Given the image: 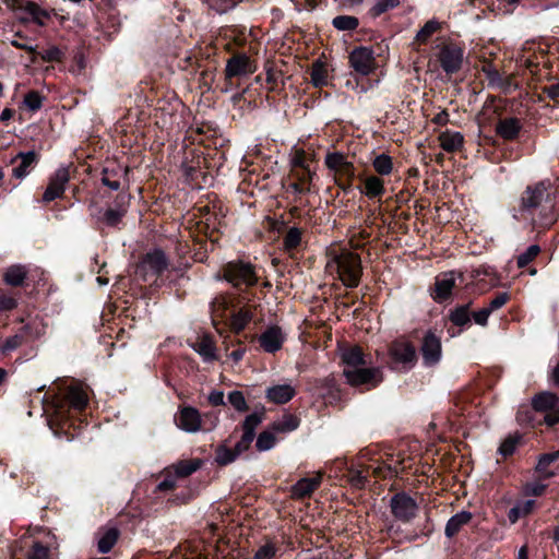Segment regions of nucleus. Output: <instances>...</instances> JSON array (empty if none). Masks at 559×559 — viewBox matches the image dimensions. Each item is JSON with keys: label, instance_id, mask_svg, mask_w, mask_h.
<instances>
[{"label": "nucleus", "instance_id": "obj_1", "mask_svg": "<svg viewBox=\"0 0 559 559\" xmlns=\"http://www.w3.org/2000/svg\"><path fill=\"white\" fill-rule=\"evenodd\" d=\"M521 207L528 211L540 209L542 224L551 225L556 221L555 192L551 182L545 180L527 186L521 197Z\"/></svg>", "mask_w": 559, "mask_h": 559}, {"label": "nucleus", "instance_id": "obj_2", "mask_svg": "<svg viewBox=\"0 0 559 559\" xmlns=\"http://www.w3.org/2000/svg\"><path fill=\"white\" fill-rule=\"evenodd\" d=\"M326 269L331 273L335 272L337 278L348 288L357 287L362 276V265L359 254L346 249L330 251Z\"/></svg>", "mask_w": 559, "mask_h": 559}, {"label": "nucleus", "instance_id": "obj_3", "mask_svg": "<svg viewBox=\"0 0 559 559\" xmlns=\"http://www.w3.org/2000/svg\"><path fill=\"white\" fill-rule=\"evenodd\" d=\"M223 278L234 287H251L258 283L255 267L250 262L241 260L230 261L223 266Z\"/></svg>", "mask_w": 559, "mask_h": 559}, {"label": "nucleus", "instance_id": "obj_4", "mask_svg": "<svg viewBox=\"0 0 559 559\" xmlns=\"http://www.w3.org/2000/svg\"><path fill=\"white\" fill-rule=\"evenodd\" d=\"M532 407L535 412L544 413V421L547 426L559 423V399L548 391L540 392L532 399Z\"/></svg>", "mask_w": 559, "mask_h": 559}, {"label": "nucleus", "instance_id": "obj_5", "mask_svg": "<svg viewBox=\"0 0 559 559\" xmlns=\"http://www.w3.org/2000/svg\"><path fill=\"white\" fill-rule=\"evenodd\" d=\"M88 403L87 393L79 386H70L63 397H58L55 401L56 414L63 419L66 408L74 411H83Z\"/></svg>", "mask_w": 559, "mask_h": 559}, {"label": "nucleus", "instance_id": "obj_6", "mask_svg": "<svg viewBox=\"0 0 559 559\" xmlns=\"http://www.w3.org/2000/svg\"><path fill=\"white\" fill-rule=\"evenodd\" d=\"M168 267V260L162 250L147 252L139 262L135 273L144 281L148 276H158Z\"/></svg>", "mask_w": 559, "mask_h": 559}, {"label": "nucleus", "instance_id": "obj_7", "mask_svg": "<svg viewBox=\"0 0 559 559\" xmlns=\"http://www.w3.org/2000/svg\"><path fill=\"white\" fill-rule=\"evenodd\" d=\"M464 51L453 43L443 44L438 53V60L447 74L457 73L463 64Z\"/></svg>", "mask_w": 559, "mask_h": 559}, {"label": "nucleus", "instance_id": "obj_8", "mask_svg": "<svg viewBox=\"0 0 559 559\" xmlns=\"http://www.w3.org/2000/svg\"><path fill=\"white\" fill-rule=\"evenodd\" d=\"M343 376L352 386L371 384L377 386L382 381V372L379 368H344Z\"/></svg>", "mask_w": 559, "mask_h": 559}, {"label": "nucleus", "instance_id": "obj_9", "mask_svg": "<svg viewBox=\"0 0 559 559\" xmlns=\"http://www.w3.org/2000/svg\"><path fill=\"white\" fill-rule=\"evenodd\" d=\"M393 516L402 522H409L418 512V504L405 492L395 493L390 500Z\"/></svg>", "mask_w": 559, "mask_h": 559}, {"label": "nucleus", "instance_id": "obj_10", "mask_svg": "<svg viewBox=\"0 0 559 559\" xmlns=\"http://www.w3.org/2000/svg\"><path fill=\"white\" fill-rule=\"evenodd\" d=\"M390 357L397 364L413 367L417 361L415 346L406 340H395L389 346Z\"/></svg>", "mask_w": 559, "mask_h": 559}, {"label": "nucleus", "instance_id": "obj_11", "mask_svg": "<svg viewBox=\"0 0 559 559\" xmlns=\"http://www.w3.org/2000/svg\"><path fill=\"white\" fill-rule=\"evenodd\" d=\"M352 68L361 75H368L377 68L373 51L367 47H358L349 55Z\"/></svg>", "mask_w": 559, "mask_h": 559}, {"label": "nucleus", "instance_id": "obj_12", "mask_svg": "<svg viewBox=\"0 0 559 559\" xmlns=\"http://www.w3.org/2000/svg\"><path fill=\"white\" fill-rule=\"evenodd\" d=\"M255 70L254 61L245 53H237L227 60L225 78L229 80L235 76L249 75L255 72Z\"/></svg>", "mask_w": 559, "mask_h": 559}, {"label": "nucleus", "instance_id": "obj_13", "mask_svg": "<svg viewBox=\"0 0 559 559\" xmlns=\"http://www.w3.org/2000/svg\"><path fill=\"white\" fill-rule=\"evenodd\" d=\"M420 352L425 365L433 366L441 359L442 346L441 340L433 332L428 331L424 337L420 346Z\"/></svg>", "mask_w": 559, "mask_h": 559}, {"label": "nucleus", "instance_id": "obj_14", "mask_svg": "<svg viewBox=\"0 0 559 559\" xmlns=\"http://www.w3.org/2000/svg\"><path fill=\"white\" fill-rule=\"evenodd\" d=\"M70 180V174L67 168L58 169L55 175L51 177L44 194L43 201L49 203L58 198H60L63 192L66 185Z\"/></svg>", "mask_w": 559, "mask_h": 559}, {"label": "nucleus", "instance_id": "obj_15", "mask_svg": "<svg viewBox=\"0 0 559 559\" xmlns=\"http://www.w3.org/2000/svg\"><path fill=\"white\" fill-rule=\"evenodd\" d=\"M262 421V415L250 414L242 423L243 433L240 440L236 443L235 449L237 453L241 454L247 451L254 439V431Z\"/></svg>", "mask_w": 559, "mask_h": 559}, {"label": "nucleus", "instance_id": "obj_16", "mask_svg": "<svg viewBox=\"0 0 559 559\" xmlns=\"http://www.w3.org/2000/svg\"><path fill=\"white\" fill-rule=\"evenodd\" d=\"M325 165L334 171L335 178H354L355 167L342 153H331L325 157Z\"/></svg>", "mask_w": 559, "mask_h": 559}, {"label": "nucleus", "instance_id": "obj_17", "mask_svg": "<svg viewBox=\"0 0 559 559\" xmlns=\"http://www.w3.org/2000/svg\"><path fill=\"white\" fill-rule=\"evenodd\" d=\"M260 346L266 353H275L282 348L284 335L280 326H270L259 337Z\"/></svg>", "mask_w": 559, "mask_h": 559}, {"label": "nucleus", "instance_id": "obj_18", "mask_svg": "<svg viewBox=\"0 0 559 559\" xmlns=\"http://www.w3.org/2000/svg\"><path fill=\"white\" fill-rule=\"evenodd\" d=\"M201 414L194 407L187 406L180 409L178 427L187 432H197L201 429Z\"/></svg>", "mask_w": 559, "mask_h": 559}, {"label": "nucleus", "instance_id": "obj_19", "mask_svg": "<svg viewBox=\"0 0 559 559\" xmlns=\"http://www.w3.org/2000/svg\"><path fill=\"white\" fill-rule=\"evenodd\" d=\"M322 473L318 472L311 478H301L292 487V498L304 499L310 497L311 493L321 485Z\"/></svg>", "mask_w": 559, "mask_h": 559}, {"label": "nucleus", "instance_id": "obj_20", "mask_svg": "<svg viewBox=\"0 0 559 559\" xmlns=\"http://www.w3.org/2000/svg\"><path fill=\"white\" fill-rule=\"evenodd\" d=\"M16 159H20L21 163L19 166L13 168L12 175L16 179H23L29 174L33 166L37 163L38 157L34 151H29V152H20L11 160V163H14Z\"/></svg>", "mask_w": 559, "mask_h": 559}, {"label": "nucleus", "instance_id": "obj_21", "mask_svg": "<svg viewBox=\"0 0 559 559\" xmlns=\"http://www.w3.org/2000/svg\"><path fill=\"white\" fill-rule=\"evenodd\" d=\"M438 141L443 151L454 153L462 150L464 136L461 132L447 130L439 134Z\"/></svg>", "mask_w": 559, "mask_h": 559}, {"label": "nucleus", "instance_id": "obj_22", "mask_svg": "<svg viewBox=\"0 0 559 559\" xmlns=\"http://www.w3.org/2000/svg\"><path fill=\"white\" fill-rule=\"evenodd\" d=\"M295 389L289 384H278L266 390L265 396L275 404H285L295 396Z\"/></svg>", "mask_w": 559, "mask_h": 559}, {"label": "nucleus", "instance_id": "obj_23", "mask_svg": "<svg viewBox=\"0 0 559 559\" xmlns=\"http://www.w3.org/2000/svg\"><path fill=\"white\" fill-rule=\"evenodd\" d=\"M341 359L345 364V368H357L368 364L362 348L359 346L343 349Z\"/></svg>", "mask_w": 559, "mask_h": 559}, {"label": "nucleus", "instance_id": "obj_24", "mask_svg": "<svg viewBox=\"0 0 559 559\" xmlns=\"http://www.w3.org/2000/svg\"><path fill=\"white\" fill-rule=\"evenodd\" d=\"M522 128L521 121L516 118H504L499 120L496 132L504 140H513Z\"/></svg>", "mask_w": 559, "mask_h": 559}, {"label": "nucleus", "instance_id": "obj_25", "mask_svg": "<svg viewBox=\"0 0 559 559\" xmlns=\"http://www.w3.org/2000/svg\"><path fill=\"white\" fill-rule=\"evenodd\" d=\"M191 346L205 360H215L216 359L215 342L209 334H203V335L199 336L197 338V341Z\"/></svg>", "mask_w": 559, "mask_h": 559}, {"label": "nucleus", "instance_id": "obj_26", "mask_svg": "<svg viewBox=\"0 0 559 559\" xmlns=\"http://www.w3.org/2000/svg\"><path fill=\"white\" fill-rule=\"evenodd\" d=\"M454 286L455 278L452 273L444 274L442 277L437 278L435 283L433 299L437 301H443L448 299Z\"/></svg>", "mask_w": 559, "mask_h": 559}, {"label": "nucleus", "instance_id": "obj_27", "mask_svg": "<svg viewBox=\"0 0 559 559\" xmlns=\"http://www.w3.org/2000/svg\"><path fill=\"white\" fill-rule=\"evenodd\" d=\"M28 270L25 265L14 264L9 266L3 273V281L10 286H22L27 277Z\"/></svg>", "mask_w": 559, "mask_h": 559}, {"label": "nucleus", "instance_id": "obj_28", "mask_svg": "<svg viewBox=\"0 0 559 559\" xmlns=\"http://www.w3.org/2000/svg\"><path fill=\"white\" fill-rule=\"evenodd\" d=\"M384 181L377 176H368L364 181V193L368 199L380 198L384 194Z\"/></svg>", "mask_w": 559, "mask_h": 559}, {"label": "nucleus", "instance_id": "obj_29", "mask_svg": "<svg viewBox=\"0 0 559 559\" xmlns=\"http://www.w3.org/2000/svg\"><path fill=\"white\" fill-rule=\"evenodd\" d=\"M472 520V513L467 511H461L454 514L445 525V535L453 537L460 530Z\"/></svg>", "mask_w": 559, "mask_h": 559}, {"label": "nucleus", "instance_id": "obj_30", "mask_svg": "<svg viewBox=\"0 0 559 559\" xmlns=\"http://www.w3.org/2000/svg\"><path fill=\"white\" fill-rule=\"evenodd\" d=\"M441 29V23L435 19L429 20L425 25L417 32L414 44L420 46L429 41L431 36Z\"/></svg>", "mask_w": 559, "mask_h": 559}, {"label": "nucleus", "instance_id": "obj_31", "mask_svg": "<svg viewBox=\"0 0 559 559\" xmlns=\"http://www.w3.org/2000/svg\"><path fill=\"white\" fill-rule=\"evenodd\" d=\"M22 11L28 13L32 21L39 26H44L46 21L50 19V13L41 9L36 2L28 1L23 4Z\"/></svg>", "mask_w": 559, "mask_h": 559}, {"label": "nucleus", "instance_id": "obj_32", "mask_svg": "<svg viewBox=\"0 0 559 559\" xmlns=\"http://www.w3.org/2000/svg\"><path fill=\"white\" fill-rule=\"evenodd\" d=\"M559 459V451L544 454L539 457L536 472L538 473V477L540 479H547L555 475V472L550 471L548 467L551 463Z\"/></svg>", "mask_w": 559, "mask_h": 559}, {"label": "nucleus", "instance_id": "obj_33", "mask_svg": "<svg viewBox=\"0 0 559 559\" xmlns=\"http://www.w3.org/2000/svg\"><path fill=\"white\" fill-rule=\"evenodd\" d=\"M119 530L116 527H110L106 530L103 536L98 539L97 549L100 554L109 552L112 547L116 545L119 538Z\"/></svg>", "mask_w": 559, "mask_h": 559}, {"label": "nucleus", "instance_id": "obj_34", "mask_svg": "<svg viewBox=\"0 0 559 559\" xmlns=\"http://www.w3.org/2000/svg\"><path fill=\"white\" fill-rule=\"evenodd\" d=\"M26 331L22 329L19 333L5 338L3 344L0 346V354L8 355L11 352L20 348L26 341Z\"/></svg>", "mask_w": 559, "mask_h": 559}, {"label": "nucleus", "instance_id": "obj_35", "mask_svg": "<svg viewBox=\"0 0 559 559\" xmlns=\"http://www.w3.org/2000/svg\"><path fill=\"white\" fill-rule=\"evenodd\" d=\"M299 426V419L292 415H284L281 419L274 421L271 426V429L274 432H289L295 430Z\"/></svg>", "mask_w": 559, "mask_h": 559}, {"label": "nucleus", "instance_id": "obj_36", "mask_svg": "<svg viewBox=\"0 0 559 559\" xmlns=\"http://www.w3.org/2000/svg\"><path fill=\"white\" fill-rule=\"evenodd\" d=\"M469 308H471V302L455 307L450 312V316H449L450 321L456 326H463V325L467 324L471 320Z\"/></svg>", "mask_w": 559, "mask_h": 559}, {"label": "nucleus", "instance_id": "obj_37", "mask_svg": "<svg viewBox=\"0 0 559 559\" xmlns=\"http://www.w3.org/2000/svg\"><path fill=\"white\" fill-rule=\"evenodd\" d=\"M252 312L248 308H241L237 313L231 317L230 326L236 332L242 331L247 324L252 320Z\"/></svg>", "mask_w": 559, "mask_h": 559}, {"label": "nucleus", "instance_id": "obj_38", "mask_svg": "<svg viewBox=\"0 0 559 559\" xmlns=\"http://www.w3.org/2000/svg\"><path fill=\"white\" fill-rule=\"evenodd\" d=\"M201 466L200 460H186L175 464L174 471L178 477H187L198 471Z\"/></svg>", "mask_w": 559, "mask_h": 559}, {"label": "nucleus", "instance_id": "obj_39", "mask_svg": "<svg viewBox=\"0 0 559 559\" xmlns=\"http://www.w3.org/2000/svg\"><path fill=\"white\" fill-rule=\"evenodd\" d=\"M374 170L381 176H388L393 170V162L391 156L386 154H380L372 160Z\"/></svg>", "mask_w": 559, "mask_h": 559}, {"label": "nucleus", "instance_id": "obj_40", "mask_svg": "<svg viewBox=\"0 0 559 559\" xmlns=\"http://www.w3.org/2000/svg\"><path fill=\"white\" fill-rule=\"evenodd\" d=\"M521 440V436L519 433H513L508 436L498 448L499 454H501L503 457H508L512 455L516 447L519 445Z\"/></svg>", "mask_w": 559, "mask_h": 559}, {"label": "nucleus", "instance_id": "obj_41", "mask_svg": "<svg viewBox=\"0 0 559 559\" xmlns=\"http://www.w3.org/2000/svg\"><path fill=\"white\" fill-rule=\"evenodd\" d=\"M359 21L353 15H338L332 21V25L338 31H354L358 27Z\"/></svg>", "mask_w": 559, "mask_h": 559}, {"label": "nucleus", "instance_id": "obj_42", "mask_svg": "<svg viewBox=\"0 0 559 559\" xmlns=\"http://www.w3.org/2000/svg\"><path fill=\"white\" fill-rule=\"evenodd\" d=\"M535 502L533 500H527L522 504L513 507L509 513V521L514 524L521 516H525L530 514L534 509Z\"/></svg>", "mask_w": 559, "mask_h": 559}, {"label": "nucleus", "instance_id": "obj_43", "mask_svg": "<svg viewBox=\"0 0 559 559\" xmlns=\"http://www.w3.org/2000/svg\"><path fill=\"white\" fill-rule=\"evenodd\" d=\"M311 82L314 86H323L328 81V70L321 62H316L312 64L311 73H310Z\"/></svg>", "mask_w": 559, "mask_h": 559}, {"label": "nucleus", "instance_id": "obj_44", "mask_svg": "<svg viewBox=\"0 0 559 559\" xmlns=\"http://www.w3.org/2000/svg\"><path fill=\"white\" fill-rule=\"evenodd\" d=\"M215 461L219 465H227L236 460V457L239 455L237 453L236 449H229L226 445H219L217 447L215 451Z\"/></svg>", "mask_w": 559, "mask_h": 559}, {"label": "nucleus", "instance_id": "obj_45", "mask_svg": "<svg viewBox=\"0 0 559 559\" xmlns=\"http://www.w3.org/2000/svg\"><path fill=\"white\" fill-rule=\"evenodd\" d=\"M27 559H51L50 549L48 546L34 542L31 549L26 555Z\"/></svg>", "mask_w": 559, "mask_h": 559}, {"label": "nucleus", "instance_id": "obj_46", "mask_svg": "<svg viewBox=\"0 0 559 559\" xmlns=\"http://www.w3.org/2000/svg\"><path fill=\"white\" fill-rule=\"evenodd\" d=\"M301 242V230L297 227H292L288 229L286 235L284 236V248L286 250L296 249Z\"/></svg>", "mask_w": 559, "mask_h": 559}, {"label": "nucleus", "instance_id": "obj_47", "mask_svg": "<svg viewBox=\"0 0 559 559\" xmlns=\"http://www.w3.org/2000/svg\"><path fill=\"white\" fill-rule=\"evenodd\" d=\"M275 442L274 431L264 430L258 436L255 447L261 452L267 451L274 447Z\"/></svg>", "mask_w": 559, "mask_h": 559}, {"label": "nucleus", "instance_id": "obj_48", "mask_svg": "<svg viewBox=\"0 0 559 559\" xmlns=\"http://www.w3.org/2000/svg\"><path fill=\"white\" fill-rule=\"evenodd\" d=\"M229 307V300L226 296L219 295L215 297L212 302V314L213 320L223 318L225 316L226 310Z\"/></svg>", "mask_w": 559, "mask_h": 559}, {"label": "nucleus", "instance_id": "obj_49", "mask_svg": "<svg viewBox=\"0 0 559 559\" xmlns=\"http://www.w3.org/2000/svg\"><path fill=\"white\" fill-rule=\"evenodd\" d=\"M401 0H377L373 7L370 9L372 16L377 17L386 12L388 10L399 7Z\"/></svg>", "mask_w": 559, "mask_h": 559}, {"label": "nucleus", "instance_id": "obj_50", "mask_svg": "<svg viewBox=\"0 0 559 559\" xmlns=\"http://www.w3.org/2000/svg\"><path fill=\"white\" fill-rule=\"evenodd\" d=\"M539 252H540L539 246H537V245L530 246L525 252L521 253L518 257V261H516L518 266L520 269L526 266L539 254Z\"/></svg>", "mask_w": 559, "mask_h": 559}, {"label": "nucleus", "instance_id": "obj_51", "mask_svg": "<svg viewBox=\"0 0 559 559\" xmlns=\"http://www.w3.org/2000/svg\"><path fill=\"white\" fill-rule=\"evenodd\" d=\"M228 402L231 406L238 412H246L248 409V405L246 399L240 391H233L228 394Z\"/></svg>", "mask_w": 559, "mask_h": 559}, {"label": "nucleus", "instance_id": "obj_52", "mask_svg": "<svg viewBox=\"0 0 559 559\" xmlns=\"http://www.w3.org/2000/svg\"><path fill=\"white\" fill-rule=\"evenodd\" d=\"M103 185L107 186L111 190H118L120 188V180L117 174H115L114 170H110L109 168L103 169V177H102Z\"/></svg>", "mask_w": 559, "mask_h": 559}, {"label": "nucleus", "instance_id": "obj_53", "mask_svg": "<svg viewBox=\"0 0 559 559\" xmlns=\"http://www.w3.org/2000/svg\"><path fill=\"white\" fill-rule=\"evenodd\" d=\"M242 0H210L211 7L218 13H225L235 9Z\"/></svg>", "mask_w": 559, "mask_h": 559}, {"label": "nucleus", "instance_id": "obj_54", "mask_svg": "<svg viewBox=\"0 0 559 559\" xmlns=\"http://www.w3.org/2000/svg\"><path fill=\"white\" fill-rule=\"evenodd\" d=\"M123 216V210L108 209L104 214L103 221L106 225L114 227L121 222Z\"/></svg>", "mask_w": 559, "mask_h": 559}, {"label": "nucleus", "instance_id": "obj_55", "mask_svg": "<svg viewBox=\"0 0 559 559\" xmlns=\"http://www.w3.org/2000/svg\"><path fill=\"white\" fill-rule=\"evenodd\" d=\"M277 548L273 543H266L258 548L253 559H274Z\"/></svg>", "mask_w": 559, "mask_h": 559}, {"label": "nucleus", "instance_id": "obj_56", "mask_svg": "<svg viewBox=\"0 0 559 559\" xmlns=\"http://www.w3.org/2000/svg\"><path fill=\"white\" fill-rule=\"evenodd\" d=\"M24 104L33 111L38 110L43 105V96L35 91L28 92L24 96Z\"/></svg>", "mask_w": 559, "mask_h": 559}, {"label": "nucleus", "instance_id": "obj_57", "mask_svg": "<svg viewBox=\"0 0 559 559\" xmlns=\"http://www.w3.org/2000/svg\"><path fill=\"white\" fill-rule=\"evenodd\" d=\"M40 58L45 62H61L63 52L57 47L52 46L40 53Z\"/></svg>", "mask_w": 559, "mask_h": 559}, {"label": "nucleus", "instance_id": "obj_58", "mask_svg": "<svg viewBox=\"0 0 559 559\" xmlns=\"http://www.w3.org/2000/svg\"><path fill=\"white\" fill-rule=\"evenodd\" d=\"M510 300V295L507 292L498 293L488 305L489 310L492 312L500 309Z\"/></svg>", "mask_w": 559, "mask_h": 559}, {"label": "nucleus", "instance_id": "obj_59", "mask_svg": "<svg viewBox=\"0 0 559 559\" xmlns=\"http://www.w3.org/2000/svg\"><path fill=\"white\" fill-rule=\"evenodd\" d=\"M490 313H491V311L489 310V308L485 307V308L473 313L474 321L477 324L485 326L488 322V318H489Z\"/></svg>", "mask_w": 559, "mask_h": 559}, {"label": "nucleus", "instance_id": "obj_60", "mask_svg": "<svg viewBox=\"0 0 559 559\" xmlns=\"http://www.w3.org/2000/svg\"><path fill=\"white\" fill-rule=\"evenodd\" d=\"M292 164L294 167H300V168L307 169L306 153L304 150H296L294 157L292 159Z\"/></svg>", "mask_w": 559, "mask_h": 559}, {"label": "nucleus", "instance_id": "obj_61", "mask_svg": "<svg viewBox=\"0 0 559 559\" xmlns=\"http://www.w3.org/2000/svg\"><path fill=\"white\" fill-rule=\"evenodd\" d=\"M545 489L546 485L538 481L526 485V492L533 496H542Z\"/></svg>", "mask_w": 559, "mask_h": 559}, {"label": "nucleus", "instance_id": "obj_62", "mask_svg": "<svg viewBox=\"0 0 559 559\" xmlns=\"http://www.w3.org/2000/svg\"><path fill=\"white\" fill-rule=\"evenodd\" d=\"M17 302L14 298L9 296L0 297V310H12L16 307Z\"/></svg>", "mask_w": 559, "mask_h": 559}, {"label": "nucleus", "instance_id": "obj_63", "mask_svg": "<svg viewBox=\"0 0 559 559\" xmlns=\"http://www.w3.org/2000/svg\"><path fill=\"white\" fill-rule=\"evenodd\" d=\"M209 402L213 406L224 405V393L222 391H213L209 395Z\"/></svg>", "mask_w": 559, "mask_h": 559}, {"label": "nucleus", "instance_id": "obj_64", "mask_svg": "<svg viewBox=\"0 0 559 559\" xmlns=\"http://www.w3.org/2000/svg\"><path fill=\"white\" fill-rule=\"evenodd\" d=\"M435 124L445 126L450 121V116L447 110H441L431 120Z\"/></svg>", "mask_w": 559, "mask_h": 559}]
</instances>
